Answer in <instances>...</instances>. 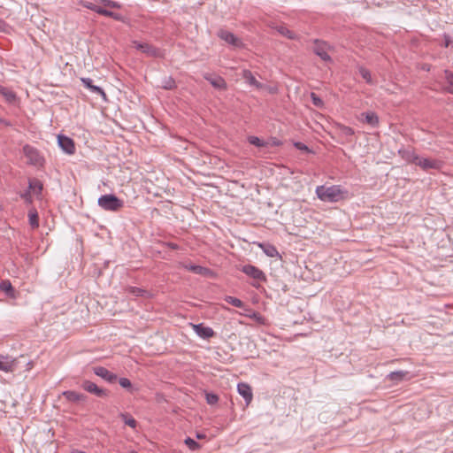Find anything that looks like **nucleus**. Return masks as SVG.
Listing matches in <instances>:
<instances>
[{"instance_id":"obj_32","label":"nucleus","mask_w":453,"mask_h":453,"mask_svg":"<svg viewBox=\"0 0 453 453\" xmlns=\"http://www.w3.org/2000/svg\"><path fill=\"white\" fill-rule=\"evenodd\" d=\"M248 141L250 144L255 145L256 147H265L267 145V142H264L257 136H250Z\"/></svg>"},{"instance_id":"obj_6","label":"nucleus","mask_w":453,"mask_h":453,"mask_svg":"<svg viewBox=\"0 0 453 453\" xmlns=\"http://www.w3.org/2000/svg\"><path fill=\"white\" fill-rule=\"evenodd\" d=\"M191 326L195 333L202 339L208 340L216 334L211 327L204 326L203 323L191 324Z\"/></svg>"},{"instance_id":"obj_26","label":"nucleus","mask_w":453,"mask_h":453,"mask_svg":"<svg viewBox=\"0 0 453 453\" xmlns=\"http://www.w3.org/2000/svg\"><path fill=\"white\" fill-rule=\"evenodd\" d=\"M446 86L444 89L453 95V73L445 71Z\"/></svg>"},{"instance_id":"obj_33","label":"nucleus","mask_w":453,"mask_h":453,"mask_svg":"<svg viewBox=\"0 0 453 453\" xmlns=\"http://www.w3.org/2000/svg\"><path fill=\"white\" fill-rule=\"evenodd\" d=\"M358 71H359V73L362 76V78L364 80H365V81L367 83H370V84L372 83V75H371V73H370V71L368 69H366L365 67H359Z\"/></svg>"},{"instance_id":"obj_13","label":"nucleus","mask_w":453,"mask_h":453,"mask_svg":"<svg viewBox=\"0 0 453 453\" xmlns=\"http://www.w3.org/2000/svg\"><path fill=\"white\" fill-rule=\"evenodd\" d=\"M93 371L96 375L101 377L109 383H114L118 379L115 373L103 366H96L93 368Z\"/></svg>"},{"instance_id":"obj_51","label":"nucleus","mask_w":453,"mask_h":453,"mask_svg":"<svg viewBox=\"0 0 453 453\" xmlns=\"http://www.w3.org/2000/svg\"><path fill=\"white\" fill-rule=\"evenodd\" d=\"M0 123H2L3 125L6 126V127H10L12 126L11 122L5 119H0Z\"/></svg>"},{"instance_id":"obj_2","label":"nucleus","mask_w":453,"mask_h":453,"mask_svg":"<svg viewBox=\"0 0 453 453\" xmlns=\"http://www.w3.org/2000/svg\"><path fill=\"white\" fill-rule=\"evenodd\" d=\"M97 203L103 210L114 212L119 211L124 206V202L113 194L101 196Z\"/></svg>"},{"instance_id":"obj_4","label":"nucleus","mask_w":453,"mask_h":453,"mask_svg":"<svg viewBox=\"0 0 453 453\" xmlns=\"http://www.w3.org/2000/svg\"><path fill=\"white\" fill-rule=\"evenodd\" d=\"M330 50H331V46L327 42H326L324 41L315 40L313 52L317 56H319L323 61H325V62L332 61L330 55L328 54V51Z\"/></svg>"},{"instance_id":"obj_9","label":"nucleus","mask_w":453,"mask_h":453,"mask_svg":"<svg viewBox=\"0 0 453 453\" xmlns=\"http://www.w3.org/2000/svg\"><path fill=\"white\" fill-rule=\"evenodd\" d=\"M133 44L134 45L136 50H141L142 52H143L144 54H146L149 57H159L160 56V50L157 48H155L149 43L139 42L137 41H134Z\"/></svg>"},{"instance_id":"obj_21","label":"nucleus","mask_w":453,"mask_h":453,"mask_svg":"<svg viewBox=\"0 0 453 453\" xmlns=\"http://www.w3.org/2000/svg\"><path fill=\"white\" fill-rule=\"evenodd\" d=\"M96 13H98L100 15L106 16V17H111L115 20L122 19L121 14L111 12V11L108 10L107 7H104V5L103 6L99 5V7L96 9Z\"/></svg>"},{"instance_id":"obj_11","label":"nucleus","mask_w":453,"mask_h":453,"mask_svg":"<svg viewBox=\"0 0 453 453\" xmlns=\"http://www.w3.org/2000/svg\"><path fill=\"white\" fill-rule=\"evenodd\" d=\"M203 78L208 81L214 88L219 90L226 89V82L221 76L217 74L205 73L203 74Z\"/></svg>"},{"instance_id":"obj_35","label":"nucleus","mask_w":453,"mask_h":453,"mask_svg":"<svg viewBox=\"0 0 453 453\" xmlns=\"http://www.w3.org/2000/svg\"><path fill=\"white\" fill-rule=\"evenodd\" d=\"M250 318L253 319L260 325L265 324V319L259 312L253 311L252 314L250 315Z\"/></svg>"},{"instance_id":"obj_23","label":"nucleus","mask_w":453,"mask_h":453,"mask_svg":"<svg viewBox=\"0 0 453 453\" xmlns=\"http://www.w3.org/2000/svg\"><path fill=\"white\" fill-rule=\"evenodd\" d=\"M29 225L33 229L39 226V217L38 212L35 209H31L28 211Z\"/></svg>"},{"instance_id":"obj_45","label":"nucleus","mask_w":453,"mask_h":453,"mask_svg":"<svg viewBox=\"0 0 453 453\" xmlns=\"http://www.w3.org/2000/svg\"><path fill=\"white\" fill-rule=\"evenodd\" d=\"M453 42V39L449 36V35H444V46L446 48L449 47L450 44Z\"/></svg>"},{"instance_id":"obj_15","label":"nucleus","mask_w":453,"mask_h":453,"mask_svg":"<svg viewBox=\"0 0 453 453\" xmlns=\"http://www.w3.org/2000/svg\"><path fill=\"white\" fill-rule=\"evenodd\" d=\"M82 84L89 89L92 93L100 95L103 99L106 100V94L101 87L93 85V81L90 78H81Z\"/></svg>"},{"instance_id":"obj_8","label":"nucleus","mask_w":453,"mask_h":453,"mask_svg":"<svg viewBox=\"0 0 453 453\" xmlns=\"http://www.w3.org/2000/svg\"><path fill=\"white\" fill-rule=\"evenodd\" d=\"M58 142L59 147L68 155H73L75 152V145L73 139L65 136L64 134H59L58 136Z\"/></svg>"},{"instance_id":"obj_42","label":"nucleus","mask_w":453,"mask_h":453,"mask_svg":"<svg viewBox=\"0 0 453 453\" xmlns=\"http://www.w3.org/2000/svg\"><path fill=\"white\" fill-rule=\"evenodd\" d=\"M20 197L23 198L25 200L26 203H32V196H31V193H30V190L27 189L26 191H24L23 193L20 194Z\"/></svg>"},{"instance_id":"obj_48","label":"nucleus","mask_w":453,"mask_h":453,"mask_svg":"<svg viewBox=\"0 0 453 453\" xmlns=\"http://www.w3.org/2000/svg\"><path fill=\"white\" fill-rule=\"evenodd\" d=\"M7 27L8 26H7L6 22L0 19V32L5 31Z\"/></svg>"},{"instance_id":"obj_3","label":"nucleus","mask_w":453,"mask_h":453,"mask_svg":"<svg viewBox=\"0 0 453 453\" xmlns=\"http://www.w3.org/2000/svg\"><path fill=\"white\" fill-rule=\"evenodd\" d=\"M23 153L27 158V163L35 166H42L44 163L43 157L35 147L26 144L23 147Z\"/></svg>"},{"instance_id":"obj_47","label":"nucleus","mask_w":453,"mask_h":453,"mask_svg":"<svg viewBox=\"0 0 453 453\" xmlns=\"http://www.w3.org/2000/svg\"><path fill=\"white\" fill-rule=\"evenodd\" d=\"M8 101H12L16 98V96L13 92H7L4 94Z\"/></svg>"},{"instance_id":"obj_24","label":"nucleus","mask_w":453,"mask_h":453,"mask_svg":"<svg viewBox=\"0 0 453 453\" xmlns=\"http://www.w3.org/2000/svg\"><path fill=\"white\" fill-rule=\"evenodd\" d=\"M119 417L127 426L134 429L136 427L137 421L129 413L122 412L119 414Z\"/></svg>"},{"instance_id":"obj_28","label":"nucleus","mask_w":453,"mask_h":453,"mask_svg":"<svg viewBox=\"0 0 453 453\" xmlns=\"http://www.w3.org/2000/svg\"><path fill=\"white\" fill-rule=\"evenodd\" d=\"M224 300L227 303H229V304H231V305H233L234 307H237V308H243L245 306L244 303L241 299H239L237 297H234V296H226L224 298Z\"/></svg>"},{"instance_id":"obj_43","label":"nucleus","mask_w":453,"mask_h":453,"mask_svg":"<svg viewBox=\"0 0 453 453\" xmlns=\"http://www.w3.org/2000/svg\"><path fill=\"white\" fill-rule=\"evenodd\" d=\"M207 271V268L203 267L201 265H196L193 273L196 274H204Z\"/></svg>"},{"instance_id":"obj_52","label":"nucleus","mask_w":453,"mask_h":453,"mask_svg":"<svg viewBox=\"0 0 453 453\" xmlns=\"http://www.w3.org/2000/svg\"><path fill=\"white\" fill-rule=\"evenodd\" d=\"M280 144H281V142H280L279 140H277V139H273V141H272V145H273V146H279V145H280Z\"/></svg>"},{"instance_id":"obj_18","label":"nucleus","mask_w":453,"mask_h":453,"mask_svg":"<svg viewBox=\"0 0 453 453\" xmlns=\"http://www.w3.org/2000/svg\"><path fill=\"white\" fill-rule=\"evenodd\" d=\"M258 247L270 257H280L276 247L269 242H259Z\"/></svg>"},{"instance_id":"obj_44","label":"nucleus","mask_w":453,"mask_h":453,"mask_svg":"<svg viewBox=\"0 0 453 453\" xmlns=\"http://www.w3.org/2000/svg\"><path fill=\"white\" fill-rule=\"evenodd\" d=\"M84 6L91 11H94L96 12V9L99 7L98 4H93V3H86L84 4Z\"/></svg>"},{"instance_id":"obj_34","label":"nucleus","mask_w":453,"mask_h":453,"mask_svg":"<svg viewBox=\"0 0 453 453\" xmlns=\"http://www.w3.org/2000/svg\"><path fill=\"white\" fill-rule=\"evenodd\" d=\"M184 442L191 450H196L200 448L199 443L190 437H188Z\"/></svg>"},{"instance_id":"obj_20","label":"nucleus","mask_w":453,"mask_h":453,"mask_svg":"<svg viewBox=\"0 0 453 453\" xmlns=\"http://www.w3.org/2000/svg\"><path fill=\"white\" fill-rule=\"evenodd\" d=\"M409 375V372L406 371H395L391 372L388 376L387 379L390 381H393L394 383L397 384L400 381H403L407 378Z\"/></svg>"},{"instance_id":"obj_1","label":"nucleus","mask_w":453,"mask_h":453,"mask_svg":"<svg viewBox=\"0 0 453 453\" xmlns=\"http://www.w3.org/2000/svg\"><path fill=\"white\" fill-rule=\"evenodd\" d=\"M318 197L324 202L335 203L347 196L348 191L339 185L330 187L318 186L316 188Z\"/></svg>"},{"instance_id":"obj_14","label":"nucleus","mask_w":453,"mask_h":453,"mask_svg":"<svg viewBox=\"0 0 453 453\" xmlns=\"http://www.w3.org/2000/svg\"><path fill=\"white\" fill-rule=\"evenodd\" d=\"M238 393L244 398L247 404L250 403L253 398L251 388L249 384L241 382L237 385Z\"/></svg>"},{"instance_id":"obj_37","label":"nucleus","mask_w":453,"mask_h":453,"mask_svg":"<svg viewBox=\"0 0 453 453\" xmlns=\"http://www.w3.org/2000/svg\"><path fill=\"white\" fill-rule=\"evenodd\" d=\"M119 383L122 388H127L128 390H132L133 388L132 383L127 378H120L119 380Z\"/></svg>"},{"instance_id":"obj_30","label":"nucleus","mask_w":453,"mask_h":453,"mask_svg":"<svg viewBox=\"0 0 453 453\" xmlns=\"http://www.w3.org/2000/svg\"><path fill=\"white\" fill-rule=\"evenodd\" d=\"M277 31L283 36L288 38V39H295L296 36V34L289 30L288 27H284V26H280L277 27Z\"/></svg>"},{"instance_id":"obj_54","label":"nucleus","mask_w":453,"mask_h":453,"mask_svg":"<svg viewBox=\"0 0 453 453\" xmlns=\"http://www.w3.org/2000/svg\"><path fill=\"white\" fill-rule=\"evenodd\" d=\"M77 453H86L85 451H78Z\"/></svg>"},{"instance_id":"obj_10","label":"nucleus","mask_w":453,"mask_h":453,"mask_svg":"<svg viewBox=\"0 0 453 453\" xmlns=\"http://www.w3.org/2000/svg\"><path fill=\"white\" fill-rule=\"evenodd\" d=\"M242 272L257 280H265V274L263 273V271L252 265H243Z\"/></svg>"},{"instance_id":"obj_46","label":"nucleus","mask_w":453,"mask_h":453,"mask_svg":"<svg viewBox=\"0 0 453 453\" xmlns=\"http://www.w3.org/2000/svg\"><path fill=\"white\" fill-rule=\"evenodd\" d=\"M342 132L345 135H353L354 134V130L349 127H343Z\"/></svg>"},{"instance_id":"obj_16","label":"nucleus","mask_w":453,"mask_h":453,"mask_svg":"<svg viewBox=\"0 0 453 453\" xmlns=\"http://www.w3.org/2000/svg\"><path fill=\"white\" fill-rule=\"evenodd\" d=\"M360 119L371 126L372 127H376L379 126V117L374 111H366L363 112L360 115Z\"/></svg>"},{"instance_id":"obj_53","label":"nucleus","mask_w":453,"mask_h":453,"mask_svg":"<svg viewBox=\"0 0 453 453\" xmlns=\"http://www.w3.org/2000/svg\"><path fill=\"white\" fill-rule=\"evenodd\" d=\"M204 437H205V435H204V434H196V438H198V439H203V438H204Z\"/></svg>"},{"instance_id":"obj_40","label":"nucleus","mask_w":453,"mask_h":453,"mask_svg":"<svg viewBox=\"0 0 453 453\" xmlns=\"http://www.w3.org/2000/svg\"><path fill=\"white\" fill-rule=\"evenodd\" d=\"M311 97L312 104L315 106L321 107L323 105L322 99L318 95H316L315 93H311Z\"/></svg>"},{"instance_id":"obj_25","label":"nucleus","mask_w":453,"mask_h":453,"mask_svg":"<svg viewBox=\"0 0 453 453\" xmlns=\"http://www.w3.org/2000/svg\"><path fill=\"white\" fill-rule=\"evenodd\" d=\"M0 290L9 296H14L15 290L9 280H3L0 282Z\"/></svg>"},{"instance_id":"obj_27","label":"nucleus","mask_w":453,"mask_h":453,"mask_svg":"<svg viewBox=\"0 0 453 453\" xmlns=\"http://www.w3.org/2000/svg\"><path fill=\"white\" fill-rule=\"evenodd\" d=\"M127 293L134 296H148L149 292L145 289L137 287H128L127 289Z\"/></svg>"},{"instance_id":"obj_41","label":"nucleus","mask_w":453,"mask_h":453,"mask_svg":"<svg viewBox=\"0 0 453 453\" xmlns=\"http://www.w3.org/2000/svg\"><path fill=\"white\" fill-rule=\"evenodd\" d=\"M295 148L297 150L305 151V152H311V150L303 142H295L294 143Z\"/></svg>"},{"instance_id":"obj_36","label":"nucleus","mask_w":453,"mask_h":453,"mask_svg":"<svg viewBox=\"0 0 453 453\" xmlns=\"http://www.w3.org/2000/svg\"><path fill=\"white\" fill-rule=\"evenodd\" d=\"M12 365L10 362L4 361V357H0V370L4 372L12 371Z\"/></svg>"},{"instance_id":"obj_49","label":"nucleus","mask_w":453,"mask_h":453,"mask_svg":"<svg viewBox=\"0 0 453 453\" xmlns=\"http://www.w3.org/2000/svg\"><path fill=\"white\" fill-rule=\"evenodd\" d=\"M166 246L172 250H179V245L174 242H167Z\"/></svg>"},{"instance_id":"obj_22","label":"nucleus","mask_w":453,"mask_h":453,"mask_svg":"<svg viewBox=\"0 0 453 453\" xmlns=\"http://www.w3.org/2000/svg\"><path fill=\"white\" fill-rule=\"evenodd\" d=\"M63 395H65V397L70 401V402H73V403H77V402H80V401H82V400H85L86 399V395H83V394H81V393H77L75 391H65L63 393Z\"/></svg>"},{"instance_id":"obj_50","label":"nucleus","mask_w":453,"mask_h":453,"mask_svg":"<svg viewBox=\"0 0 453 453\" xmlns=\"http://www.w3.org/2000/svg\"><path fill=\"white\" fill-rule=\"evenodd\" d=\"M196 265H190V264H189V265H187V264H184V265H183V267H184L185 269H187L188 271H189V272H192V273H193V271H194V269H195Z\"/></svg>"},{"instance_id":"obj_5","label":"nucleus","mask_w":453,"mask_h":453,"mask_svg":"<svg viewBox=\"0 0 453 453\" xmlns=\"http://www.w3.org/2000/svg\"><path fill=\"white\" fill-rule=\"evenodd\" d=\"M217 35L223 41H225L226 43L236 47L241 48L242 47V42L240 38L235 36L232 32L220 29L218 31Z\"/></svg>"},{"instance_id":"obj_31","label":"nucleus","mask_w":453,"mask_h":453,"mask_svg":"<svg viewBox=\"0 0 453 453\" xmlns=\"http://www.w3.org/2000/svg\"><path fill=\"white\" fill-rule=\"evenodd\" d=\"M161 87L165 89H173L176 87L175 81L172 77H165L162 80Z\"/></svg>"},{"instance_id":"obj_29","label":"nucleus","mask_w":453,"mask_h":453,"mask_svg":"<svg viewBox=\"0 0 453 453\" xmlns=\"http://www.w3.org/2000/svg\"><path fill=\"white\" fill-rule=\"evenodd\" d=\"M28 189L40 194L42 190V184L38 180H30L28 183Z\"/></svg>"},{"instance_id":"obj_39","label":"nucleus","mask_w":453,"mask_h":453,"mask_svg":"<svg viewBox=\"0 0 453 453\" xmlns=\"http://www.w3.org/2000/svg\"><path fill=\"white\" fill-rule=\"evenodd\" d=\"M104 6L107 8H120V4L118 2L111 0H101Z\"/></svg>"},{"instance_id":"obj_12","label":"nucleus","mask_w":453,"mask_h":453,"mask_svg":"<svg viewBox=\"0 0 453 453\" xmlns=\"http://www.w3.org/2000/svg\"><path fill=\"white\" fill-rule=\"evenodd\" d=\"M416 165H418L425 171L429 169H440L441 162L436 159L423 158L418 156Z\"/></svg>"},{"instance_id":"obj_17","label":"nucleus","mask_w":453,"mask_h":453,"mask_svg":"<svg viewBox=\"0 0 453 453\" xmlns=\"http://www.w3.org/2000/svg\"><path fill=\"white\" fill-rule=\"evenodd\" d=\"M398 153L402 157V158L407 161L408 163H412L416 165L418 155L416 154L415 150L412 148L399 150Z\"/></svg>"},{"instance_id":"obj_7","label":"nucleus","mask_w":453,"mask_h":453,"mask_svg":"<svg viewBox=\"0 0 453 453\" xmlns=\"http://www.w3.org/2000/svg\"><path fill=\"white\" fill-rule=\"evenodd\" d=\"M81 388L98 397H106L108 396V390L99 388L96 383L90 380H84L81 384Z\"/></svg>"},{"instance_id":"obj_19","label":"nucleus","mask_w":453,"mask_h":453,"mask_svg":"<svg viewBox=\"0 0 453 453\" xmlns=\"http://www.w3.org/2000/svg\"><path fill=\"white\" fill-rule=\"evenodd\" d=\"M242 77L250 86L256 87L257 88H262L263 84L257 81L252 73L250 70L244 69L242 72Z\"/></svg>"},{"instance_id":"obj_38","label":"nucleus","mask_w":453,"mask_h":453,"mask_svg":"<svg viewBox=\"0 0 453 453\" xmlns=\"http://www.w3.org/2000/svg\"><path fill=\"white\" fill-rule=\"evenodd\" d=\"M206 401L211 405L215 404L219 401V396L216 394L208 393L206 394Z\"/></svg>"}]
</instances>
